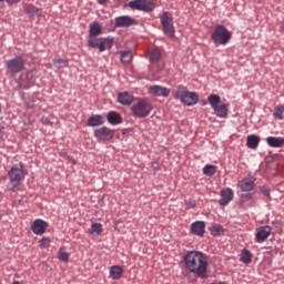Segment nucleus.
<instances>
[{
	"instance_id": "f257e3e1",
	"label": "nucleus",
	"mask_w": 284,
	"mask_h": 284,
	"mask_svg": "<svg viewBox=\"0 0 284 284\" xmlns=\"http://www.w3.org/2000/svg\"><path fill=\"white\" fill-rule=\"evenodd\" d=\"M184 267L191 274H196L200 278H205L207 274V255L199 251H189L184 258Z\"/></svg>"
},
{
	"instance_id": "f03ea898",
	"label": "nucleus",
	"mask_w": 284,
	"mask_h": 284,
	"mask_svg": "<svg viewBox=\"0 0 284 284\" xmlns=\"http://www.w3.org/2000/svg\"><path fill=\"white\" fill-rule=\"evenodd\" d=\"M102 32L103 27L99 22H93L89 26V48L98 49L99 52L112 50V45H114V38H98Z\"/></svg>"
},
{
	"instance_id": "7ed1b4c3",
	"label": "nucleus",
	"mask_w": 284,
	"mask_h": 284,
	"mask_svg": "<svg viewBox=\"0 0 284 284\" xmlns=\"http://www.w3.org/2000/svg\"><path fill=\"white\" fill-rule=\"evenodd\" d=\"M27 174L28 172L23 170L22 163L13 165L8 172V176L10 180L8 189L11 190V192H19V185L21 181L26 179Z\"/></svg>"
},
{
	"instance_id": "20e7f679",
	"label": "nucleus",
	"mask_w": 284,
	"mask_h": 284,
	"mask_svg": "<svg viewBox=\"0 0 284 284\" xmlns=\"http://www.w3.org/2000/svg\"><path fill=\"white\" fill-rule=\"evenodd\" d=\"M131 112L133 116H136L138 119H145V116H150V113L152 112V102L148 99H139L131 106Z\"/></svg>"
},
{
	"instance_id": "39448f33",
	"label": "nucleus",
	"mask_w": 284,
	"mask_h": 284,
	"mask_svg": "<svg viewBox=\"0 0 284 284\" xmlns=\"http://www.w3.org/2000/svg\"><path fill=\"white\" fill-rule=\"evenodd\" d=\"M231 39L232 32H230L223 24H219L211 34V40L215 45H227Z\"/></svg>"
},
{
	"instance_id": "423d86ee",
	"label": "nucleus",
	"mask_w": 284,
	"mask_h": 284,
	"mask_svg": "<svg viewBox=\"0 0 284 284\" xmlns=\"http://www.w3.org/2000/svg\"><path fill=\"white\" fill-rule=\"evenodd\" d=\"M174 99H179L184 105H196L199 103V94L187 91L185 87L179 85Z\"/></svg>"
},
{
	"instance_id": "0eeeda50",
	"label": "nucleus",
	"mask_w": 284,
	"mask_h": 284,
	"mask_svg": "<svg viewBox=\"0 0 284 284\" xmlns=\"http://www.w3.org/2000/svg\"><path fill=\"white\" fill-rule=\"evenodd\" d=\"M160 21L163 33L170 39H174V34L176 31L174 30V19L172 18V13L164 11L160 16Z\"/></svg>"
},
{
	"instance_id": "6e6552de",
	"label": "nucleus",
	"mask_w": 284,
	"mask_h": 284,
	"mask_svg": "<svg viewBox=\"0 0 284 284\" xmlns=\"http://www.w3.org/2000/svg\"><path fill=\"white\" fill-rule=\"evenodd\" d=\"M26 68V60L21 55L12 58L7 61L6 69L8 74H19V72H23Z\"/></svg>"
},
{
	"instance_id": "1a4fd4ad",
	"label": "nucleus",
	"mask_w": 284,
	"mask_h": 284,
	"mask_svg": "<svg viewBox=\"0 0 284 284\" xmlns=\"http://www.w3.org/2000/svg\"><path fill=\"white\" fill-rule=\"evenodd\" d=\"M171 92L172 91L169 88L159 84L150 85L148 88V94H150V97H163L164 99H168Z\"/></svg>"
},
{
	"instance_id": "9d476101",
	"label": "nucleus",
	"mask_w": 284,
	"mask_h": 284,
	"mask_svg": "<svg viewBox=\"0 0 284 284\" xmlns=\"http://www.w3.org/2000/svg\"><path fill=\"white\" fill-rule=\"evenodd\" d=\"M94 136L99 139V141H111V139H114V130L102 126L94 130Z\"/></svg>"
},
{
	"instance_id": "9b49d317",
	"label": "nucleus",
	"mask_w": 284,
	"mask_h": 284,
	"mask_svg": "<svg viewBox=\"0 0 284 284\" xmlns=\"http://www.w3.org/2000/svg\"><path fill=\"white\" fill-rule=\"evenodd\" d=\"M232 201H234V190H232L230 187L223 189L220 192L219 204L222 205L223 207H225L226 205H230V203H232Z\"/></svg>"
},
{
	"instance_id": "f8f14e48",
	"label": "nucleus",
	"mask_w": 284,
	"mask_h": 284,
	"mask_svg": "<svg viewBox=\"0 0 284 284\" xmlns=\"http://www.w3.org/2000/svg\"><path fill=\"white\" fill-rule=\"evenodd\" d=\"M272 234V226H261L256 230L255 234V241L256 243H264V241H267L270 239V235Z\"/></svg>"
},
{
	"instance_id": "ddd939ff",
	"label": "nucleus",
	"mask_w": 284,
	"mask_h": 284,
	"mask_svg": "<svg viewBox=\"0 0 284 284\" xmlns=\"http://www.w3.org/2000/svg\"><path fill=\"white\" fill-rule=\"evenodd\" d=\"M136 20L131 18L130 16H120L115 18L116 28H130V26H135Z\"/></svg>"
},
{
	"instance_id": "4468645a",
	"label": "nucleus",
	"mask_w": 284,
	"mask_h": 284,
	"mask_svg": "<svg viewBox=\"0 0 284 284\" xmlns=\"http://www.w3.org/2000/svg\"><path fill=\"white\" fill-rule=\"evenodd\" d=\"M254 185V179L252 178H244L237 182V187H240L242 192H252Z\"/></svg>"
},
{
	"instance_id": "2eb2a0df",
	"label": "nucleus",
	"mask_w": 284,
	"mask_h": 284,
	"mask_svg": "<svg viewBox=\"0 0 284 284\" xmlns=\"http://www.w3.org/2000/svg\"><path fill=\"white\" fill-rule=\"evenodd\" d=\"M31 230L33 234H37V235L45 234V230H48V222L43 220H36L32 223Z\"/></svg>"
},
{
	"instance_id": "dca6fc26",
	"label": "nucleus",
	"mask_w": 284,
	"mask_h": 284,
	"mask_svg": "<svg viewBox=\"0 0 284 284\" xmlns=\"http://www.w3.org/2000/svg\"><path fill=\"white\" fill-rule=\"evenodd\" d=\"M213 110L219 119H227V114H230V105L225 103L217 104Z\"/></svg>"
},
{
	"instance_id": "f3484780",
	"label": "nucleus",
	"mask_w": 284,
	"mask_h": 284,
	"mask_svg": "<svg viewBox=\"0 0 284 284\" xmlns=\"http://www.w3.org/2000/svg\"><path fill=\"white\" fill-rule=\"evenodd\" d=\"M191 232L195 234V236H203L205 234V222L196 221L191 224Z\"/></svg>"
},
{
	"instance_id": "a211bd4d",
	"label": "nucleus",
	"mask_w": 284,
	"mask_h": 284,
	"mask_svg": "<svg viewBox=\"0 0 284 284\" xmlns=\"http://www.w3.org/2000/svg\"><path fill=\"white\" fill-rule=\"evenodd\" d=\"M105 123V119L103 115H92L88 119V125L89 128H99V125H103Z\"/></svg>"
},
{
	"instance_id": "6ab92c4d",
	"label": "nucleus",
	"mask_w": 284,
	"mask_h": 284,
	"mask_svg": "<svg viewBox=\"0 0 284 284\" xmlns=\"http://www.w3.org/2000/svg\"><path fill=\"white\" fill-rule=\"evenodd\" d=\"M106 119L111 125H120V123H123V118H121V114L116 113V111H110Z\"/></svg>"
},
{
	"instance_id": "aec40b11",
	"label": "nucleus",
	"mask_w": 284,
	"mask_h": 284,
	"mask_svg": "<svg viewBox=\"0 0 284 284\" xmlns=\"http://www.w3.org/2000/svg\"><path fill=\"white\" fill-rule=\"evenodd\" d=\"M266 143L270 148H283L284 146V138L283 136H268L266 138Z\"/></svg>"
},
{
	"instance_id": "412c9836",
	"label": "nucleus",
	"mask_w": 284,
	"mask_h": 284,
	"mask_svg": "<svg viewBox=\"0 0 284 284\" xmlns=\"http://www.w3.org/2000/svg\"><path fill=\"white\" fill-rule=\"evenodd\" d=\"M133 100L134 97L130 92H121L118 94V101L121 103V105H130Z\"/></svg>"
},
{
	"instance_id": "4be33fe9",
	"label": "nucleus",
	"mask_w": 284,
	"mask_h": 284,
	"mask_svg": "<svg viewBox=\"0 0 284 284\" xmlns=\"http://www.w3.org/2000/svg\"><path fill=\"white\" fill-rule=\"evenodd\" d=\"M161 50L154 48V49H150L148 51V59L150 61V63H159V61H161Z\"/></svg>"
},
{
	"instance_id": "5701e85b",
	"label": "nucleus",
	"mask_w": 284,
	"mask_h": 284,
	"mask_svg": "<svg viewBox=\"0 0 284 284\" xmlns=\"http://www.w3.org/2000/svg\"><path fill=\"white\" fill-rule=\"evenodd\" d=\"M110 276L113 281H119L123 276V267L113 265L110 267Z\"/></svg>"
},
{
	"instance_id": "b1692460",
	"label": "nucleus",
	"mask_w": 284,
	"mask_h": 284,
	"mask_svg": "<svg viewBox=\"0 0 284 284\" xmlns=\"http://www.w3.org/2000/svg\"><path fill=\"white\" fill-rule=\"evenodd\" d=\"M24 12L29 17H39L41 14V9L37 8L34 4H24Z\"/></svg>"
},
{
	"instance_id": "393cba45",
	"label": "nucleus",
	"mask_w": 284,
	"mask_h": 284,
	"mask_svg": "<svg viewBox=\"0 0 284 284\" xmlns=\"http://www.w3.org/2000/svg\"><path fill=\"white\" fill-rule=\"evenodd\" d=\"M258 143H261V138L257 135H248L246 139V145L247 148H251V150H255V148H258Z\"/></svg>"
},
{
	"instance_id": "a878e982",
	"label": "nucleus",
	"mask_w": 284,
	"mask_h": 284,
	"mask_svg": "<svg viewBox=\"0 0 284 284\" xmlns=\"http://www.w3.org/2000/svg\"><path fill=\"white\" fill-rule=\"evenodd\" d=\"M103 232V225L100 223H92L91 229L89 230V233L92 236H101Z\"/></svg>"
},
{
	"instance_id": "bb28decb",
	"label": "nucleus",
	"mask_w": 284,
	"mask_h": 284,
	"mask_svg": "<svg viewBox=\"0 0 284 284\" xmlns=\"http://www.w3.org/2000/svg\"><path fill=\"white\" fill-rule=\"evenodd\" d=\"M252 252H250L247 248H244L241 252L240 261L241 263H245V265H247L252 261Z\"/></svg>"
},
{
	"instance_id": "cd10ccee",
	"label": "nucleus",
	"mask_w": 284,
	"mask_h": 284,
	"mask_svg": "<svg viewBox=\"0 0 284 284\" xmlns=\"http://www.w3.org/2000/svg\"><path fill=\"white\" fill-rule=\"evenodd\" d=\"M207 102L210 103L211 108L214 110L217 105H221V95L219 94H211L207 98Z\"/></svg>"
},
{
	"instance_id": "c85d7f7f",
	"label": "nucleus",
	"mask_w": 284,
	"mask_h": 284,
	"mask_svg": "<svg viewBox=\"0 0 284 284\" xmlns=\"http://www.w3.org/2000/svg\"><path fill=\"white\" fill-rule=\"evenodd\" d=\"M156 8V0H143V12H152Z\"/></svg>"
},
{
	"instance_id": "c756f323",
	"label": "nucleus",
	"mask_w": 284,
	"mask_h": 284,
	"mask_svg": "<svg viewBox=\"0 0 284 284\" xmlns=\"http://www.w3.org/2000/svg\"><path fill=\"white\" fill-rule=\"evenodd\" d=\"M203 174H205V176H214L216 174V168L212 164H206L203 168Z\"/></svg>"
},
{
	"instance_id": "7c9ffc66",
	"label": "nucleus",
	"mask_w": 284,
	"mask_h": 284,
	"mask_svg": "<svg viewBox=\"0 0 284 284\" xmlns=\"http://www.w3.org/2000/svg\"><path fill=\"white\" fill-rule=\"evenodd\" d=\"M58 258L59 261H62V263H68V261H70V253L65 252V248H60L58 252Z\"/></svg>"
},
{
	"instance_id": "2f4dec72",
	"label": "nucleus",
	"mask_w": 284,
	"mask_h": 284,
	"mask_svg": "<svg viewBox=\"0 0 284 284\" xmlns=\"http://www.w3.org/2000/svg\"><path fill=\"white\" fill-rule=\"evenodd\" d=\"M129 8H131L132 10H141L143 12V0L130 1Z\"/></svg>"
},
{
	"instance_id": "473e14b6",
	"label": "nucleus",
	"mask_w": 284,
	"mask_h": 284,
	"mask_svg": "<svg viewBox=\"0 0 284 284\" xmlns=\"http://www.w3.org/2000/svg\"><path fill=\"white\" fill-rule=\"evenodd\" d=\"M53 65H55V68H58L59 70L61 68H68V60L61 58L54 59Z\"/></svg>"
},
{
	"instance_id": "72a5a7b5",
	"label": "nucleus",
	"mask_w": 284,
	"mask_h": 284,
	"mask_svg": "<svg viewBox=\"0 0 284 284\" xmlns=\"http://www.w3.org/2000/svg\"><path fill=\"white\" fill-rule=\"evenodd\" d=\"M283 112H284V106H281V105L276 106L275 111L273 113L274 119H277V120L282 121Z\"/></svg>"
},
{
	"instance_id": "f704fd0d",
	"label": "nucleus",
	"mask_w": 284,
	"mask_h": 284,
	"mask_svg": "<svg viewBox=\"0 0 284 284\" xmlns=\"http://www.w3.org/2000/svg\"><path fill=\"white\" fill-rule=\"evenodd\" d=\"M121 61H122V63H130V61H132V52H130V51L122 52Z\"/></svg>"
},
{
	"instance_id": "c9c22d12",
	"label": "nucleus",
	"mask_w": 284,
	"mask_h": 284,
	"mask_svg": "<svg viewBox=\"0 0 284 284\" xmlns=\"http://www.w3.org/2000/svg\"><path fill=\"white\" fill-rule=\"evenodd\" d=\"M223 232V226L221 225H214L212 230L213 236H221V233Z\"/></svg>"
},
{
	"instance_id": "e433bc0d",
	"label": "nucleus",
	"mask_w": 284,
	"mask_h": 284,
	"mask_svg": "<svg viewBox=\"0 0 284 284\" xmlns=\"http://www.w3.org/2000/svg\"><path fill=\"white\" fill-rule=\"evenodd\" d=\"M260 192H261V194H263V196H266L267 199H270L271 190L267 186H261Z\"/></svg>"
},
{
	"instance_id": "4c0bfd02",
	"label": "nucleus",
	"mask_w": 284,
	"mask_h": 284,
	"mask_svg": "<svg viewBox=\"0 0 284 284\" xmlns=\"http://www.w3.org/2000/svg\"><path fill=\"white\" fill-rule=\"evenodd\" d=\"M40 247H50V239H42L40 241Z\"/></svg>"
},
{
	"instance_id": "58836bf2",
	"label": "nucleus",
	"mask_w": 284,
	"mask_h": 284,
	"mask_svg": "<svg viewBox=\"0 0 284 284\" xmlns=\"http://www.w3.org/2000/svg\"><path fill=\"white\" fill-rule=\"evenodd\" d=\"M30 77H32V72H27L24 75L22 74L20 77V81L23 83V81H26V79H30Z\"/></svg>"
},
{
	"instance_id": "ea45409f",
	"label": "nucleus",
	"mask_w": 284,
	"mask_h": 284,
	"mask_svg": "<svg viewBox=\"0 0 284 284\" xmlns=\"http://www.w3.org/2000/svg\"><path fill=\"white\" fill-rule=\"evenodd\" d=\"M185 203L186 205H189V207H194V205H196V202H194V200H186Z\"/></svg>"
},
{
	"instance_id": "a19ab883",
	"label": "nucleus",
	"mask_w": 284,
	"mask_h": 284,
	"mask_svg": "<svg viewBox=\"0 0 284 284\" xmlns=\"http://www.w3.org/2000/svg\"><path fill=\"white\" fill-rule=\"evenodd\" d=\"M21 0H7V3H10V4H12V3H19Z\"/></svg>"
},
{
	"instance_id": "79ce46f5",
	"label": "nucleus",
	"mask_w": 284,
	"mask_h": 284,
	"mask_svg": "<svg viewBox=\"0 0 284 284\" xmlns=\"http://www.w3.org/2000/svg\"><path fill=\"white\" fill-rule=\"evenodd\" d=\"M108 1H110V0H98V3H100V6H103V4L108 3Z\"/></svg>"
},
{
	"instance_id": "37998d69",
	"label": "nucleus",
	"mask_w": 284,
	"mask_h": 284,
	"mask_svg": "<svg viewBox=\"0 0 284 284\" xmlns=\"http://www.w3.org/2000/svg\"><path fill=\"white\" fill-rule=\"evenodd\" d=\"M31 85H32V81L28 80L26 88H30Z\"/></svg>"
},
{
	"instance_id": "c03bdc74",
	"label": "nucleus",
	"mask_w": 284,
	"mask_h": 284,
	"mask_svg": "<svg viewBox=\"0 0 284 284\" xmlns=\"http://www.w3.org/2000/svg\"><path fill=\"white\" fill-rule=\"evenodd\" d=\"M61 156H63L64 159H69L67 153H61Z\"/></svg>"
},
{
	"instance_id": "a18cd8bd",
	"label": "nucleus",
	"mask_w": 284,
	"mask_h": 284,
	"mask_svg": "<svg viewBox=\"0 0 284 284\" xmlns=\"http://www.w3.org/2000/svg\"><path fill=\"white\" fill-rule=\"evenodd\" d=\"M248 199H252V195H248Z\"/></svg>"
},
{
	"instance_id": "49530a36",
	"label": "nucleus",
	"mask_w": 284,
	"mask_h": 284,
	"mask_svg": "<svg viewBox=\"0 0 284 284\" xmlns=\"http://www.w3.org/2000/svg\"><path fill=\"white\" fill-rule=\"evenodd\" d=\"M0 1H3V0H0Z\"/></svg>"
}]
</instances>
